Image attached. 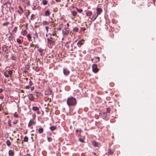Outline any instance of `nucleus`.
<instances>
[{
  "label": "nucleus",
  "instance_id": "nucleus-1",
  "mask_svg": "<svg viewBox=\"0 0 156 156\" xmlns=\"http://www.w3.org/2000/svg\"><path fill=\"white\" fill-rule=\"evenodd\" d=\"M66 103L69 106H75L77 104V101L76 99L71 97L68 98L67 100Z\"/></svg>",
  "mask_w": 156,
  "mask_h": 156
},
{
  "label": "nucleus",
  "instance_id": "nucleus-2",
  "mask_svg": "<svg viewBox=\"0 0 156 156\" xmlns=\"http://www.w3.org/2000/svg\"><path fill=\"white\" fill-rule=\"evenodd\" d=\"M92 69L94 73H97L98 71L97 65L96 64H94L92 65Z\"/></svg>",
  "mask_w": 156,
  "mask_h": 156
},
{
  "label": "nucleus",
  "instance_id": "nucleus-3",
  "mask_svg": "<svg viewBox=\"0 0 156 156\" xmlns=\"http://www.w3.org/2000/svg\"><path fill=\"white\" fill-rule=\"evenodd\" d=\"M2 51L5 53H8V47L5 45H3L2 46Z\"/></svg>",
  "mask_w": 156,
  "mask_h": 156
},
{
  "label": "nucleus",
  "instance_id": "nucleus-4",
  "mask_svg": "<svg viewBox=\"0 0 156 156\" xmlns=\"http://www.w3.org/2000/svg\"><path fill=\"white\" fill-rule=\"evenodd\" d=\"M92 144L94 147H99L101 146L100 143L96 142V141L93 140L92 142Z\"/></svg>",
  "mask_w": 156,
  "mask_h": 156
},
{
  "label": "nucleus",
  "instance_id": "nucleus-5",
  "mask_svg": "<svg viewBox=\"0 0 156 156\" xmlns=\"http://www.w3.org/2000/svg\"><path fill=\"white\" fill-rule=\"evenodd\" d=\"M63 73L65 75L67 76L69 74L70 72L67 68H66L63 69Z\"/></svg>",
  "mask_w": 156,
  "mask_h": 156
},
{
  "label": "nucleus",
  "instance_id": "nucleus-6",
  "mask_svg": "<svg viewBox=\"0 0 156 156\" xmlns=\"http://www.w3.org/2000/svg\"><path fill=\"white\" fill-rule=\"evenodd\" d=\"M107 113L106 112L100 113V116L103 119H105L106 117Z\"/></svg>",
  "mask_w": 156,
  "mask_h": 156
},
{
  "label": "nucleus",
  "instance_id": "nucleus-7",
  "mask_svg": "<svg viewBox=\"0 0 156 156\" xmlns=\"http://www.w3.org/2000/svg\"><path fill=\"white\" fill-rule=\"evenodd\" d=\"M98 15L97 14L94 13L93 14L92 18H91V20L92 21H94L95 20L96 18L98 17Z\"/></svg>",
  "mask_w": 156,
  "mask_h": 156
},
{
  "label": "nucleus",
  "instance_id": "nucleus-8",
  "mask_svg": "<svg viewBox=\"0 0 156 156\" xmlns=\"http://www.w3.org/2000/svg\"><path fill=\"white\" fill-rule=\"evenodd\" d=\"M28 97L29 99L31 101H34V98L32 94H29L28 95Z\"/></svg>",
  "mask_w": 156,
  "mask_h": 156
},
{
  "label": "nucleus",
  "instance_id": "nucleus-9",
  "mask_svg": "<svg viewBox=\"0 0 156 156\" xmlns=\"http://www.w3.org/2000/svg\"><path fill=\"white\" fill-rule=\"evenodd\" d=\"M103 10L102 9L99 8H98L97 9V14L98 15H99L102 12Z\"/></svg>",
  "mask_w": 156,
  "mask_h": 156
},
{
  "label": "nucleus",
  "instance_id": "nucleus-10",
  "mask_svg": "<svg viewBox=\"0 0 156 156\" xmlns=\"http://www.w3.org/2000/svg\"><path fill=\"white\" fill-rule=\"evenodd\" d=\"M62 34L64 35H67L69 34V31L68 30H66V28H65L64 31L63 30H62Z\"/></svg>",
  "mask_w": 156,
  "mask_h": 156
},
{
  "label": "nucleus",
  "instance_id": "nucleus-11",
  "mask_svg": "<svg viewBox=\"0 0 156 156\" xmlns=\"http://www.w3.org/2000/svg\"><path fill=\"white\" fill-rule=\"evenodd\" d=\"M47 90L48 91V93H47V91H45V94L47 95H49L51 94L52 92V90H51V89L50 88H48Z\"/></svg>",
  "mask_w": 156,
  "mask_h": 156
},
{
  "label": "nucleus",
  "instance_id": "nucleus-12",
  "mask_svg": "<svg viewBox=\"0 0 156 156\" xmlns=\"http://www.w3.org/2000/svg\"><path fill=\"white\" fill-rule=\"evenodd\" d=\"M14 154L13 151L12 150H9V156H13Z\"/></svg>",
  "mask_w": 156,
  "mask_h": 156
},
{
  "label": "nucleus",
  "instance_id": "nucleus-13",
  "mask_svg": "<svg viewBox=\"0 0 156 156\" xmlns=\"http://www.w3.org/2000/svg\"><path fill=\"white\" fill-rule=\"evenodd\" d=\"M32 109L34 111H39V108L37 107H33Z\"/></svg>",
  "mask_w": 156,
  "mask_h": 156
},
{
  "label": "nucleus",
  "instance_id": "nucleus-14",
  "mask_svg": "<svg viewBox=\"0 0 156 156\" xmlns=\"http://www.w3.org/2000/svg\"><path fill=\"white\" fill-rule=\"evenodd\" d=\"M92 15V12L91 11H88L86 12V16H90Z\"/></svg>",
  "mask_w": 156,
  "mask_h": 156
},
{
  "label": "nucleus",
  "instance_id": "nucleus-15",
  "mask_svg": "<svg viewBox=\"0 0 156 156\" xmlns=\"http://www.w3.org/2000/svg\"><path fill=\"white\" fill-rule=\"evenodd\" d=\"M83 43L81 41H79L77 42V44L79 47H80L83 44Z\"/></svg>",
  "mask_w": 156,
  "mask_h": 156
},
{
  "label": "nucleus",
  "instance_id": "nucleus-16",
  "mask_svg": "<svg viewBox=\"0 0 156 156\" xmlns=\"http://www.w3.org/2000/svg\"><path fill=\"white\" fill-rule=\"evenodd\" d=\"M49 44H50V46H53L54 45L55 43V41H54L53 40H51L49 42Z\"/></svg>",
  "mask_w": 156,
  "mask_h": 156
},
{
  "label": "nucleus",
  "instance_id": "nucleus-17",
  "mask_svg": "<svg viewBox=\"0 0 156 156\" xmlns=\"http://www.w3.org/2000/svg\"><path fill=\"white\" fill-rule=\"evenodd\" d=\"M27 33V32L25 30H23L21 31V34L23 36H25Z\"/></svg>",
  "mask_w": 156,
  "mask_h": 156
},
{
  "label": "nucleus",
  "instance_id": "nucleus-18",
  "mask_svg": "<svg viewBox=\"0 0 156 156\" xmlns=\"http://www.w3.org/2000/svg\"><path fill=\"white\" fill-rule=\"evenodd\" d=\"M27 37L28 39V40L29 41H30L31 40V37L30 34H28L27 36Z\"/></svg>",
  "mask_w": 156,
  "mask_h": 156
},
{
  "label": "nucleus",
  "instance_id": "nucleus-19",
  "mask_svg": "<svg viewBox=\"0 0 156 156\" xmlns=\"http://www.w3.org/2000/svg\"><path fill=\"white\" fill-rule=\"evenodd\" d=\"M50 14V12L49 10H47L45 12V14L46 16H48Z\"/></svg>",
  "mask_w": 156,
  "mask_h": 156
},
{
  "label": "nucleus",
  "instance_id": "nucleus-20",
  "mask_svg": "<svg viewBox=\"0 0 156 156\" xmlns=\"http://www.w3.org/2000/svg\"><path fill=\"white\" fill-rule=\"evenodd\" d=\"M38 132L39 133H42L43 132V129L41 127L40 128H39L38 130Z\"/></svg>",
  "mask_w": 156,
  "mask_h": 156
},
{
  "label": "nucleus",
  "instance_id": "nucleus-21",
  "mask_svg": "<svg viewBox=\"0 0 156 156\" xmlns=\"http://www.w3.org/2000/svg\"><path fill=\"white\" fill-rule=\"evenodd\" d=\"M50 129L51 131H53L56 129V127L55 126H52L50 127Z\"/></svg>",
  "mask_w": 156,
  "mask_h": 156
},
{
  "label": "nucleus",
  "instance_id": "nucleus-22",
  "mask_svg": "<svg viewBox=\"0 0 156 156\" xmlns=\"http://www.w3.org/2000/svg\"><path fill=\"white\" fill-rule=\"evenodd\" d=\"M23 12V9L22 8L19 9L18 10V12L20 14H21Z\"/></svg>",
  "mask_w": 156,
  "mask_h": 156
},
{
  "label": "nucleus",
  "instance_id": "nucleus-23",
  "mask_svg": "<svg viewBox=\"0 0 156 156\" xmlns=\"http://www.w3.org/2000/svg\"><path fill=\"white\" fill-rule=\"evenodd\" d=\"M30 67V66L28 64L25 65L24 69L26 70L28 69Z\"/></svg>",
  "mask_w": 156,
  "mask_h": 156
},
{
  "label": "nucleus",
  "instance_id": "nucleus-24",
  "mask_svg": "<svg viewBox=\"0 0 156 156\" xmlns=\"http://www.w3.org/2000/svg\"><path fill=\"white\" fill-rule=\"evenodd\" d=\"M6 144L7 146H9L11 145V142L9 140H7L6 141Z\"/></svg>",
  "mask_w": 156,
  "mask_h": 156
},
{
  "label": "nucleus",
  "instance_id": "nucleus-25",
  "mask_svg": "<svg viewBox=\"0 0 156 156\" xmlns=\"http://www.w3.org/2000/svg\"><path fill=\"white\" fill-rule=\"evenodd\" d=\"M11 59L12 60H15L16 59V56L13 54H11Z\"/></svg>",
  "mask_w": 156,
  "mask_h": 156
},
{
  "label": "nucleus",
  "instance_id": "nucleus-26",
  "mask_svg": "<svg viewBox=\"0 0 156 156\" xmlns=\"http://www.w3.org/2000/svg\"><path fill=\"white\" fill-rule=\"evenodd\" d=\"M28 137L27 136H25L23 138V141L25 142H27L28 141Z\"/></svg>",
  "mask_w": 156,
  "mask_h": 156
},
{
  "label": "nucleus",
  "instance_id": "nucleus-27",
  "mask_svg": "<svg viewBox=\"0 0 156 156\" xmlns=\"http://www.w3.org/2000/svg\"><path fill=\"white\" fill-rule=\"evenodd\" d=\"M72 13L73 16H75L76 15L77 12L75 11H73L72 12Z\"/></svg>",
  "mask_w": 156,
  "mask_h": 156
},
{
  "label": "nucleus",
  "instance_id": "nucleus-28",
  "mask_svg": "<svg viewBox=\"0 0 156 156\" xmlns=\"http://www.w3.org/2000/svg\"><path fill=\"white\" fill-rule=\"evenodd\" d=\"M33 121L30 120L28 124V126L29 127L32 124Z\"/></svg>",
  "mask_w": 156,
  "mask_h": 156
},
{
  "label": "nucleus",
  "instance_id": "nucleus-29",
  "mask_svg": "<svg viewBox=\"0 0 156 156\" xmlns=\"http://www.w3.org/2000/svg\"><path fill=\"white\" fill-rule=\"evenodd\" d=\"M16 41L17 42V43L19 44H20L22 43V41L20 39H19V38H17V39Z\"/></svg>",
  "mask_w": 156,
  "mask_h": 156
},
{
  "label": "nucleus",
  "instance_id": "nucleus-30",
  "mask_svg": "<svg viewBox=\"0 0 156 156\" xmlns=\"http://www.w3.org/2000/svg\"><path fill=\"white\" fill-rule=\"evenodd\" d=\"M47 138L48 142H50L52 141V139L51 137H49L48 136H47Z\"/></svg>",
  "mask_w": 156,
  "mask_h": 156
},
{
  "label": "nucleus",
  "instance_id": "nucleus-31",
  "mask_svg": "<svg viewBox=\"0 0 156 156\" xmlns=\"http://www.w3.org/2000/svg\"><path fill=\"white\" fill-rule=\"evenodd\" d=\"M4 76L7 78H8L9 77V75L8 74L7 72H5L4 73Z\"/></svg>",
  "mask_w": 156,
  "mask_h": 156
},
{
  "label": "nucleus",
  "instance_id": "nucleus-32",
  "mask_svg": "<svg viewBox=\"0 0 156 156\" xmlns=\"http://www.w3.org/2000/svg\"><path fill=\"white\" fill-rule=\"evenodd\" d=\"M42 4L44 5H45L47 4V1L46 0H43L42 1Z\"/></svg>",
  "mask_w": 156,
  "mask_h": 156
},
{
  "label": "nucleus",
  "instance_id": "nucleus-33",
  "mask_svg": "<svg viewBox=\"0 0 156 156\" xmlns=\"http://www.w3.org/2000/svg\"><path fill=\"white\" fill-rule=\"evenodd\" d=\"M76 10L77 11V12H79V13H81L83 11V10L82 9H78V8H76Z\"/></svg>",
  "mask_w": 156,
  "mask_h": 156
},
{
  "label": "nucleus",
  "instance_id": "nucleus-34",
  "mask_svg": "<svg viewBox=\"0 0 156 156\" xmlns=\"http://www.w3.org/2000/svg\"><path fill=\"white\" fill-rule=\"evenodd\" d=\"M79 29L77 27H74L73 28V30L75 32H77L78 31Z\"/></svg>",
  "mask_w": 156,
  "mask_h": 156
},
{
  "label": "nucleus",
  "instance_id": "nucleus-35",
  "mask_svg": "<svg viewBox=\"0 0 156 156\" xmlns=\"http://www.w3.org/2000/svg\"><path fill=\"white\" fill-rule=\"evenodd\" d=\"M35 70L36 72H38L40 70V68L37 66L35 68Z\"/></svg>",
  "mask_w": 156,
  "mask_h": 156
},
{
  "label": "nucleus",
  "instance_id": "nucleus-36",
  "mask_svg": "<svg viewBox=\"0 0 156 156\" xmlns=\"http://www.w3.org/2000/svg\"><path fill=\"white\" fill-rule=\"evenodd\" d=\"M7 73L9 75H11L12 73V71L11 70H9L8 71Z\"/></svg>",
  "mask_w": 156,
  "mask_h": 156
},
{
  "label": "nucleus",
  "instance_id": "nucleus-37",
  "mask_svg": "<svg viewBox=\"0 0 156 156\" xmlns=\"http://www.w3.org/2000/svg\"><path fill=\"white\" fill-rule=\"evenodd\" d=\"M12 37L11 35L9 36L8 38V40L9 41H10L11 40H12Z\"/></svg>",
  "mask_w": 156,
  "mask_h": 156
},
{
  "label": "nucleus",
  "instance_id": "nucleus-38",
  "mask_svg": "<svg viewBox=\"0 0 156 156\" xmlns=\"http://www.w3.org/2000/svg\"><path fill=\"white\" fill-rule=\"evenodd\" d=\"M43 23L44 25H47L48 24V23L46 21H43Z\"/></svg>",
  "mask_w": 156,
  "mask_h": 156
},
{
  "label": "nucleus",
  "instance_id": "nucleus-39",
  "mask_svg": "<svg viewBox=\"0 0 156 156\" xmlns=\"http://www.w3.org/2000/svg\"><path fill=\"white\" fill-rule=\"evenodd\" d=\"M106 110H107V112H108V113H110V112L111 108L109 107L108 108H107Z\"/></svg>",
  "mask_w": 156,
  "mask_h": 156
},
{
  "label": "nucleus",
  "instance_id": "nucleus-40",
  "mask_svg": "<svg viewBox=\"0 0 156 156\" xmlns=\"http://www.w3.org/2000/svg\"><path fill=\"white\" fill-rule=\"evenodd\" d=\"M8 124L9 126H11V121L10 120H9L8 121Z\"/></svg>",
  "mask_w": 156,
  "mask_h": 156
},
{
  "label": "nucleus",
  "instance_id": "nucleus-41",
  "mask_svg": "<svg viewBox=\"0 0 156 156\" xmlns=\"http://www.w3.org/2000/svg\"><path fill=\"white\" fill-rule=\"evenodd\" d=\"M13 115L14 117H18V115L17 114H16V112H15L14 114Z\"/></svg>",
  "mask_w": 156,
  "mask_h": 156
},
{
  "label": "nucleus",
  "instance_id": "nucleus-42",
  "mask_svg": "<svg viewBox=\"0 0 156 156\" xmlns=\"http://www.w3.org/2000/svg\"><path fill=\"white\" fill-rule=\"evenodd\" d=\"M33 84V83L32 82V81L30 80L29 81V85L30 86L32 85Z\"/></svg>",
  "mask_w": 156,
  "mask_h": 156
},
{
  "label": "nucleus",
  "instance_id": "nucleus-43",
  "mask_svg": "<svg viewBox=\"0 0 156 156\" xmlns=\"http://www.w3.org/2000/svg\"><path fill=\"white\" fill-rule=\"evenodd\" d=\"M17 27H15L14 29L12 30V31L13 32H16V30H17Z\"/></svg>",
  "mask_w": 156,
  "mask_h": 156
},
{
  "label": "nucleus",
  "instance_id": "nucleus-44",
  "mask_svg": "<svg viewBox=\"0 0 156 156\" xmlns=\"http://www.w3.org/2000/svg\"><path fill=\"white\" fill-rule=\"evenodd\" d=\"M34 16L35 15L34 14L31 15L30 17V20H33L34 19L33 18L34 17Z\"/></svg>",
  "mask_w": 156,
  "mask_h": 156
},
{
  "label": "nucleus",
  "instance_id": "nucleus-45",
  "mask_svg": "<svg viewBox=\"0 0 156 156\" xmlns=\"http://www.w3.org/2000/svg\"><path fill=\"white\" fill-rule=\"evenodd\" d=\"M30 86L29 85H28L26 86L25 88L26 89H28L30 88Z\"/></svg>",
  "mask_w": 156,
  "mask_h": 156
},
{
  "label": "nucleus",
  "instance_id": "nucleus-46",
  "mask_svg": "<svg viewBox=\"0 0 156 156\" xmlns=\"http://www.w3.org/2000/svg\"><path fill=\"white\" fill-rule=\"evenodd\" d=\"M38 51L40 52V53H41L43 52V50L42 49H38Z\"/></svg>",
  "mask_w": 156,
  "mask_h": 156
},
{
  "label": "nucleus",
  "instance_id": "nucleus-47",
  "mask_svg": "<svg viewBox=\"0 0 156 156\" xmlns=\"http://www.w3.org/2000/svg\"><path fill=\"white\" fill-rule=\"evenodd\" d=\"M79 140L81 142H84L83 140L81 139L80 138H79Z\"/></svg>",
  "mask_w": 156,
  "mask_h": 156
},
{
  "label": "nucleus",
  "instance_id": "nucleus-48",
  "mask_svg": "<svg viewBox=\"0 0 156 156\" xmlns=\"http://www.w3.org/2000/svg\"><path fill=\"white\" fill-rule=\"evenodd\" d=\"M45 29L46 30V32H48V29L49 28L48 27H45Z\"/></svg>",
  "mask_w": 156,
  "mask_h": 156
},
{
  "label": "nucleus",
  "instance_id": "nucleus-49",
  "mask_svg": "<svg viewBox=\"0 0 156 156\" xmlns=\"http://www.w3.org/2000/svg\"><path fill=\"white\" fill-rule=\"evenodd\" d=\"M17 122H18V121L16 120V121L13 122V124H16Z\"/></svg>",
  "mask_w": 156,
  "mask_h": 156
},
{
  "label": "nucleus",
  "instance_id": "nucleus-50",
  "mask_svg": "<svg viewBox=\"0 0 156 156\" xmlns=\"http://www.w3.org/2000/svg\"><path fill=\"white\" fill-rule=\"evenodd\" d=\"M81 29L83 31H84L86 30V28L85 27H82L81 28Z\"/></svg>",
  "mask_w": 156,
  "mask_h": 156
},
{
  "label": "nucleus",
  "instance_id": "nucleus-51",
  "mask_svg": "<svg viewBox=\"0 0 156 156\" xmlns=\"http://www.w3.org/2000/svg\"><path fill=\"white\" fill-rule=\"evenodd\" d=\"M47 40H48V43H49V42L51 40H50V39L49 38H47Z\"/></svg>",
  "mask_w": 156,
  "mask_h": 156
},
{
  "label": "nucleus",
  "instance_id": "nucleus-52",
  "mask_svg": "<svg viewBox=\"0 0 156 156\" xmlns=\"http://www.w3.org/2000/svg\"><path fill=\"white\" fill-rule=\"evenodd\" d=\"M57 30L59 31H60L62 30V28L60 27H59L57 29Z\"/></svg>",
  "mask_w": 156,
  "mask_h": 156
},
{
  "label": "nucleus",
  "instance_id": "nucleus-53",
  "mask_svg": "<svg viewBox=\"0 0 156 156\" xmlns=\"http://www.w3.org/2000/svg\"><path fill=\"white\" fill-rule=\"evenodd\" d=\"M3 89L2 88H0V93H2L3 92Z\"/></svg>",
  "mask_w": 156,
  "mask_h": 156
},
{
  "label": "nucleus",
  "instance_id": "nucleus-54",
  "mask_svg": "<svg viewBox=\"0 0 156 156\" xmlns=\"http://www.w3.org/2000/svg\"><path fill=\"white\" fill-rule=\"evenodd\" d=\"M23 71V72H24L25 73H27L28 72V71H27L26 70H24Z\"/></svg>",
  "mask_w": 156,
  "mask_h": 156
},
{
  "label": "nucleus",
  "instance_id": "nucleus-55",
  "mask_svg": "<svg viewBox=\"0 0 156 156\" xmlns=\"http://www.w3.org/2000/svg\"><path fill=\"white\" fill-rule=\"evenodd\" d=\"M108 154H113V153L111 152H108Z\"/></svg>",
  "mask_w": 156,
  "mask_h": 156
},
{
  "label": "nucleus",
  "instance_id": "nucleus-56",
  "mask_svg": "<svg viewBox=\"0 0 156 156\" xmlns=\"http://www.w3.org/2000/svg\"><path fill=\"white\" fill-rule=\"evenodd\" d=\"M57 2H59L61 1V0H55Z\"/></svg>",
  "mask_w": 156,
  "mask_h": 156
},
{
  "label": "nucleus",
  "instance_id": "nucleus-57",
  "mask_svg": "<svg viewBox=\"0 0 156 156\" xmlns=\"http://www.w3.org/2000/svg\"><path fill=\"white\" fill-rule=\"evenodd\" d=\"M34 89V87H31V90H33Z\"/></svg>",
  "mask_w": 156,
  "mask_h": 156
},
{
  "label": "nucleus",
  "instance_id": "nucleus-58",
  "mask_svg": "<svg viewBox=\"0 0 156 156\" xmlns=\"http://www.w3.org/2000/svg\"><path fill=\"white\" fill-rule=\"evenodd\" d=\"M36 4H35L34 3V5H33V6H34V8H35L36 6Z\"/></svg>",
  "mask_w": 156,
  "mask_h": 156
},
{
  "label": "nucleus",
  "instance_id": "nucleus-59",
  "mask_svg": "<svg viewBox=\"0 0 156 156\" xmlns=\"http://www.w3.org/2000/svg\"><path fill=\"white\" fill-rule=\"evenodd\" d=\"M97 58H98V61H99V60H100V58L99 57H97Z\"/></svg>",
  "mask_w": 156,
  "mask_h": 156
},
{
  "label": "nucleus",
  "instance_id": "nucleus-60",
  "mask_svg": "<svg viewBox=\"0 0 156 156\" xmlns=\"http://www.w3.org/2000/svg\"><path fill=\"white\" fill-rule=\"evenodd\" d=\"M37 113L38 114H39L40 112H39V111H37Z\"/></svg>",
  "mask_w": 156,
  "mask_h": 156
},
{
  "label": "nucleus",
  "instance_id": "nucleus-61",
  "mask_svg": "<svg viewBox=\"0 0 156 156\" xmlns=\"http://www.w3.org/2000/svg\"><path fill=\"white\" fill-rule=\"evenodd\" d=\"M35 116H36V115H35V114L33 115V117H34L35 118Z\"/></svg>",
  "mask_w": 156,
  "mask_h": 156
},
{
  "label": "nucleus",
  "instance_id": "nucleus-62",
  "mask_svg": "<svg viewBox=\"0 0 156 156\" xmlns=\"http://www.w3.org/2000/svg\"><path fill=\"white\" fill-rule=\"evenodd\" d=\"M78 131H79V130L78 129H76V132H78Z\"/></svg>",
  "mask_w": 156,
  "mask_h": 156
},
{
  "label": "nucleus",
  "instance_id": "nucleus-63",
  "mask_svg": "<svg viewBox=\"0 0 156 156\" xmlns=\"http://www.w3.org/2000/svg\"><path fill=\"white\" fill-rule=\"evenodd\" d=\"M49 34V35H52V34H51V33H49V34Z\"/></svg>",
  "mask_w": 156,
  "mask_h": 156
},
{
  "label": "nucleus",
  "instance_id": "nucleus-64",
  "mask_svg": "<svg viewBox=\"0 0 156 156\" xmlns=\"http://www.w3.org/2000/svg\"><path fill=\"white\" fill-rule=\"evenodd\" d=\"M7 3L9 5H10V3L9 2H7Z\"/></svg>",
  "mask_w": 156,
  "mask_h": 156
}]
</instances>
